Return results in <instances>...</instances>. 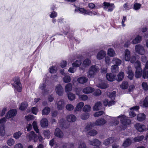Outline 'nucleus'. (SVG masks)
I'll return each instance as SVG.
<instances>
[{"label":"nucleus","mask_w":148,"mask_h":148,"mask_svg":"<svg viewBox=\"0 0 148 148\" xmlns=\"http://www.w3.org/2000/svg\"><path fill=\"white\" fill-rule=\"evenodd\" d=\"M129 86L127 82L124 81L123 82L122 84L120 85V87L122 89H125L127 88Z\"/></svg>","instance_id":"37"},{"label":"nucleus","mask_w":148,"mask_h":148,"mask_svg":"<svg viewBox=\"0 0 148 148\" xmlns=\"http://www.w3.org/2000/svg\"><path fill=\"white\" fill-rule=\"evenodd\" d=\"M114 141V137H110L104 140L103 144L106 146H108L112 143Z\"/></svg>","instance_id":"24"},{"label":"nucleus","mask_w":148,"mask_h":148,"mask_svg":"<svg viewBox=\"0 0 148 148\" xmlns=\"http://www.w3.org/2000/svg\"><path fill=\"white\" fill-rule=\"evenodd\" d=\"M119 70V68L118 66L116 65H112L111 66V70L112 72L113 73H116L118 72Z\"/></svg>","instance_id":"30"},{"label":"nucleus","mask_w":148,"mask_h":148,"mask_svg":"<svg viewBox=\"0 0 148 148\" xmlns=\"http://www.w3.org/2000/svg\"><path fill=\"white\" fill-rule=\"evenodd\" d=\"M135 128L139 132H141L146 130V127L144 125L139 123H137L134 125Z\"/></svg>","instance_id":"10"},{"label":"nucleus","mask_w":148,"mask_h":148,"mask_svg":"<svg viewBox=\"0 0 148 148\" xmlns=\"http://www.w3.org/2000/svg\"><path fill=\"white\" fill-rule=\"evenodd\" d=\"M143 77L144 79H148V70H147L145 69L144 70Z\"/></svg>","instance_id":"62"},{"label":"nucleus","mask_w":148,"mask_h":148,"mask_svg":"<svg viewBox=\"0 0 148 148\" xmlns=\"http://www.w3.org/2000/svg\"><path fill=\"white\" fill-rule=\"evenodd\" d=\"M141 6V4L138 3H136L134 5V9L136 10H139Z\"/></svg>","instance_id":"56"},{"label":"nucleus","mask_w":148,"mask_h":148,"mask_svg":"<svg viewBox=\"0 0 148 148\" xmlns=\"http://www.w3.org/2000/svg\"><path fill=\"white\" fill-rule=\"evenodd\" d=\"M91 62V61L89 59H86L84 61L82 65L84 67H87L90 65Z\"/></svg>","instance_id":"39"},{"label":"nucleus","mask_w":148,"mask_h":148,"mask_svg":"<svg viewBox=\"0 0 148 148\" xmlns=\"http://www.w3.org/2000/svg\"><path fill=\"white\" fill-rule=\"evenodd\" d=\"M50 111V108L48 107H46L42 110V115H47Z\"/></svg>","instance_id":"36"},{"label":"nucleus","mask_w":148,"mask_h":148,"mask_svg":"<svg viewBox=\"0 0 148 148\" xmlns=\"http://www.w3.org/2000/svg\"><path fill=\"white\" fill-rule=\"evenodd\" d=\"M123 116H124V118H121L120 119L122 124L124 126H127L130 124L131 123L130 120L127 119V117L124 115Z\"/></svg>","instance_id":"12"},{"label":"nucleus","mask_w":148,"mask_h":148,"mask_svg":"<svg viewBox=\"0 0 148 148\" xmlns=\"http://www.w3.org/2000/svg\"><path fill=\"white\" fill-rule=\"evenodd\" d=\"M97 86L98 87L103 89H105L108 87V86L106 83H102L101 84H97Z\"/></svg>","instance_id":"41"},{"label":"nucleus","mask_w":148,"mask_h":148,"mask_svg":"<svg viewBox=\"0 0 148 148\" xmlns=\"http://www.w3.org/2000/svg\"><path fill=\"white\" fill-rule=\"evenodd\" d=\"M91 110V108L90 105H85L83 108V110L85 112H90Z\"/></svg>","instance_id":"51"},{"label":"nucleus","mask_w":148,"mask_h":148,"mask_svg":"<svg viewBox=\"0 0 148 148\" xmlns=\"http://www.w3.org/2000/svg\"><path fill=\"white\" fill-rule=\"evenodd\" d=\"M57 108L59 110H62L64 106V102L63 99H61L56 103Z\"/></svg>","instance_id":"16"},{"label":"nucleus","mask_w":148,"mask_h":148,"mask_svg":"<svg viewBox=\"0 0 148 148\" xmlns=\"http://www.w3.org/2000/svg\"><path fill=\"white\" fill-rule=\"evenodd\" d=\"M107 54L108 55L111 57H113L116 54L114 49L110 48L108 49V51Z\"/></svg>","instance_id":"32"},{"label":"nucleus","mask_w":148,"mask_h":148,"mask_svg":"<svg viewBox=\"0 0 148 148\" xmlns=\"http://www.w3.org/2000/svg\"><path fill=\"white\" fill-rule=\"evenodd\" d=\"M103 5V9L108 12H112L115 8L114 4L112 3L104 2Z\"/></svg>","instance_id":"4"},{"label":"nucleus","mask_w":148,"mask_h":148,"mask_svg":"<svg viewBox=\"0 0 148 148\" xmlns=\"http://www.w3.org/2000/svg\"><path fill=\"white\" fill-rule=\"evenodd\" d=\"M99 70V68L96 65H92L90 68L88 72V77L90 78H93Z\"/></svg>","instance_id":"2"},{"label":"nucleus","mask_w":148,"mask_h":148,"mask_svg":"<svg viewBox=\"0 0 148 148\" xmlns=\"http://www.w3.org/2000/svg\"><path fill=\"white\" fill-rule=\"evenodd\" d=\"M108 117V119L110 120V123L112 125H117L119 123V119L124 118V116L123 115L118 116L117 117H114L107 116Z\"/></svg>","instance_id":"5"},{"label":"nucleus","mask_w":148,"mask_h":148,"mask_svg":"<svg viewBox=\"0 0 148 148\" xmlns=\"http://www.w3.org/2000/svg\"><path fill=\"white\" fill-rule=\"evenodd\" d=\"M55 90L56 93L59 95L61 96L63 94V89L62 86L60 84L56 86Z\"/></svg>","instance_id":"13"},{"label":"nucleus","mask_w":148,"mask_h":148,"mask_svg":"<svg viewBox=\"0 0 148 148\" xmlns=\"http://www.w3.org/2000/svg\"><path fill=\"white\" fill-rule=\"evenodd\" d=\"M63 79L64 82L68 83L71 81V78L69 75H66L64 76L63 78Z\"/></svg>","instance_id":"42"},{"label":"nucleus","mask_w":148,"mask_h":148,"mask_svg":"<svg viewBox=\"0 0 148 148\" xmlns=\"http://www.w3.org/2000/svg\"><path fill=\"white\" fill-rule=\"evenodd\" d=\"M89 116L88 113H84L82 114L81 117V119L83 120H86L88 119L89 117Z\"/></svg>","instance_id":"58"},{"label":"nucleus","mask_w":148,"mask_h":148,"mask_svg":"<svg viewBox=\"0 0 148 148\" xmlns=\"http://www.w3.org/2000/svg\"><path fill=\"white\" fill-rule=\"evenodd\" d=\"M142 69L138 68L136 70L135 73V76L136 78H139L141 77L142 74Z\"/></svg>","instance_id":"27"},{"label":"nucleus","mask_w":148,"mask_h":148,"mask_svg":"<svg viewBox=\"0 0 148 148\" xmlns=\"http://www.w3.org/2000/svg\"><path fill=\"white\" fill-rule=\"evenodd\" d=\"M49 71L51 73H54L57 72V68L55 66H52L49 68Z\"/></svg>","instance_id":"52"},{"label":"nucleus","mask_w":148,"mask_h":148,"mask_svg":"<svg viewBox=\"0 0 148 148\" xmlns=\"http://www.w3.org/2000/svg\"><path fill=\"white\" fill-rule=\"evenodd\" d=\"M106 55V52L102 50H101L97 54V58L98 60L103 59Z\"/></svg>","instance_id":"18"},{"label":"nucleus","mask_w":148,"mask_h":148,"mask_svg":"<svg viewBox=\"0 0 148 148\" xmlns=\"http://www.w3.org/2000/svg\"><path fill=\"white\" fill-rule=\"evenodd\" d=\"M106 123V121L103 118H99L97 119L95 123L90 122L87 123L86 126L84 131L87 132L91 128L95 125H102Z\"/></svg>","instance_id":"1"},{"label":"nucleus","mask_w":148,"mask_h":148,"mask_svg":"<svg viewBox=\"0 0 148 148\" xmlns=\"http://www.w3.org/2000/svg\"><path fill=\"white\" fill-rule=\"evenodd\" d=\"M79 148H86V146L85 143L84 142L80 143L78 146Z\"/></svg>","instance_id":"64"},{"label":"nucleus","mask_w":148,"mask_h":148,"mask_svg":"<svg viewBox=\"0 0 148 148\" xmlns=\"http://www.w3.org/2000/svg\"><path fill=\"white\" fill-rule=\"evenodd\" d=\"M107 95L109 96L110 98H111L112 99H114L116 95V92L114 91L111 93H110L109 95L107 94Z\"/></svg>","instance_id":"63"},{"label":"nucleus","mask_w":148,"mask_h":148,"mask_svg":"<svg viewBox=\"0 0 148 148\" xmlns=\"http://www.w3.org/2000/svg\"><path fill=\"white\" fill-rule=\"evenodd\" d=\"M97 131L95 130H91L88 133V134L90 136H94L95 135L97 134Z\"/></svg>","instance_id":"55"},{"label":"nucleus","mask_w":148,"mask_h":148,"mask_svg":"<svg viewBox=\"0 0 148 148\" xmlns=\"http://www.w3.org/2000/svg\"><path fill=\"white\" fill-rule=\"evenodd\" d=\"M86 11L87 10L84 8H79L75 9V12L79 13L84 15H86Z\"/></svg>","instance_id":"31"},{"label":"nucleus","mask_w":148,"mask_h":148,"mask_svg":"<svg viewBox=\"0 0 148 148\" xmlns=\"http://www.w3.org/2000/svg\"><path fill=\"white\" fill-rule=\"evenodd\" d=\"M139 104L142 107L145 108L148 107V97H146L143 101H140Z\"/></svg>","instance_id":"17"},{"label":"nucleus","mask_w":148,"mask_h":148,"mask_svg":"<svg viewBox=\"0 0 148 148\" xmlns=\"http://www.w3.org/2000/svg\"><path fill=\"white\" fill-rule=\"evenodd\" d=\"M145 115L143 113L139 114L137 116V119L139 121H143L145 119Z\"/></svg>","instance_id":"38"},{"label":"nucleus","mask_w":148,"mask_h":148,"mask_svg":"<svg viewBox=\"0 0 148 148\" xmlns=\"http://www.w3.org/2000/svg\"><path fill=\"white\" fill-rule=\"evenodd\" d=\"M65 90L66 92L71 91L72 89V85L71 83H68L65 86Z\"/></svg>","instance_id":"33"},{"label":"nucleus","mask_w":148,"mask_h":148,"mask_svg":"<svg viewBox=\"0 0 148 148\" xmlns=\"http://www.w3.org/2000/svg\"><path fill=\"white\" fill-rule=\"evenodd\" d=\"M6 117H4L0 120V124H4L7 121ZM5 127L3 125H0V136H3L5 133Z\"/></svg>","instance_id":"6"},{"label":"nucleus","mask_w":148,"mask_h":148,"mask_svg":"<svg viewBox=\"0 0 148 148\" xmlns=\"http://www.w3.org/2000/svg\"><path fill=\"white\" fill-rule=\"evenodd\" d=\"M67 121L69 122H73L76 120V117L73 114L68 115L66 117Z\"/></svg>","instance_id":"19"},{"label":"nucleus","mask_w":148,"mask_h":148,"mask_svg":"<svg viewBox=\"0 0 148 148\" xmlns=\"http://www.w3.org/2000/svg\"><path fill=\"white\" fill-rule=\"evenodd\" d=\"M131 143V140L129 138H127L124 141L123 145V146L125 147H127L130 145Z\"/></svg>","instance_id":"40"},{"label":"nucleus","mask_w":148,"mask_h":148,"mask_svg":"<svg viewBox=\"0 0 148 148\" xmlns=\"http://www.w3.org/2000/svg\"><path fill=\"white\" fill-rule=\"evenodd\" d=\"M27 137L30 140H33L34 142H36L38 139V136L33 131H31L29 133Z\"/></svg>","instance_id":"11"},{"label":"nucleus","mask_w":148,"mask_h":148,"mask_svg":"<svg viewBox=\"0 0 148 148\" xmlns=\"http://www.w3.org/2000/svg\"><path fill=\"white\" fill-rule=\"evenodd\" d=\"M84 105V103L83 102H79L77 105L76 107L75 108V111H80Z\"/></svg>","instance_id":"28"},{"label":"nucleus","mask_w":148,"mask_h":148,"mask_svg":"<svg viewBox=\"0 0 148 148\" xmlns=\"http://www.w3.org/2000/svg\"><path fill=\"white\" fill-rule=\"evenodd\" d=\"M124 76V73L123 72H120L117 75L118 80L119 81H121L123 79Z\"/></svg>","instance_id":"44"},{"label":"nucleus","mask_w":148,"mask_h":148,"mask_svg":"<svg viewBox=\"0 0 148 148\" xmlns=\"http://www.w3.org/2000/svg\"><path fill=\"white\" fill-rule=\"evenodd\" d=\"M32 125L35 131H36V132L37 133H39V130L38 129V127L37 126L36 122L35 121H34L32 123Z\"/></svg>","instance_id":"57"},{"label":"nucleus","mask_w":148,"mask_h":148,"mask_svg":"<svg viewBox=\"0 0 148 148\" xmlns=\"http://www.w3.org/2000/svg\"><path fill=\"white\" fill-rule=\"evenodd\" d=\"M55 135L56 136L59 138H62L64 135L63 132L58 128H57L56 129Z\"/></svg>","instance_id":"26"},{"label":"nucleus","mask_w":148,"mask_h":148,"mask_svg":"<svg viewBox=\"0 0 148 148\" xmlns=\"http://www.w3.org/2000/svg\"><path fill=\"white\" fill-rule=\"evenodd\" d=\"M13 80L15 84L13 86L15 89L18 92H21L22 90V86L19 80L18 79L14 78Z\"/></svg>","instance_id":"8"},{"label":"nucleus","mask_w":148,"mask_h":148,"mask_svg":"<svg viewBox=\"0 0 148 148\" xmlns=\"http://www.w3.org/2000/svg\"><path fill=\"white\" fill-rule=\"evenodd\" d=\"M141 40V37L139 36H137L135 39L132 40V43L136 44L140 42Z\"/></svg>","instance_id":"43"},{"label":"nucleus","mask_w":148,"mask_h":148,"mask_svg":"<svg viewBox=\"0 0 148 148\" xmlns=\"http://www.w3.org/2000/svg\"><path fill=\"white\" fill-rule=\"evenodd\" d=\"M143 89L145 91L148 90V85L147 83L143 82L142 84Z\"/></svg>","instance_id":"60"},{"label":"nucleus","mask_w":148,"mask_h":148,"mask_svg":"<svg viewBox=\"0 0 148 148\" xmlns=\"http://www.w3.org/2000/svg\"><path fill=\"white\" fill-rule=\"evenodd\" d=\"M82 62L80 60H77L72 63V65L74 67H79L81 64Z\"/></svg>","instance_id":"45"},{"label":"nucleus","mask_w":148,"mask_h":148,"mask_svg":"<svg viewBox=\"0 0 148 148\" xmlns=\"http://www.w3.org/2000/svg\"><path fill=\"white\" fill-rule=\"evenodd\" d=\"M66 108L68 110L71 111L74 109V107L71 104H68L66 106Z\"/></svg>","instance_id":"59"},{"label":"nucleus","mask_w":148,"mask_h":148,"mask_svg":"<svg viewBox=\"0 0 148 148\" xmlns=\"http://www.w3.org/2000/svg\"><path fill=\"white\" fill-rule=\"evenodd\" d=\"M112 63L113 64H115V65L118 66L120 65L121 63V61L117 58H114L112 61Z\"/></svg>","instance_id":"35"},{"label":"nucleus","mask_w":148,"mask_h":148,"mask_svg":"<svg viewBox=\"0 0 148 148\" xmlns=\"http://www.w3.org/2000/svg\"><path fill=\"white\" fill-rule=\"evenodd\" d=\"M130 59V52L127 49L125 50V59L126 61H129Z\"/></svg>","instance_id":"29"},{"label":"nucleus","mask_w":148,"mask_h":148,"mask_svg":"<svg viewBox=\"0 0 148 148\" xmlns=\"http://www.w3.org/2000/svg\"><path fill=\"white\" fill-rule=\"evenodd\" d=\"M102 105L100 101H98L95 103L93 108V110L94 111H97L99 110L101 108Z\"/></svg>","instance_id":"22"},{"label":"nucleus","mask_w":148,"mask_h":148,"mask_svg":"<svg viewBox=\"0 0 148 148\" xmlns=\"http://www.w3.org/2000/svg\"><path fill=\"white\" fill-rule=\"evenodd\" d=\"M126 73L128 75L127 77L130 79L132 80L133 79L134 77V72L132 70L131 67L130 66H128L127 68L126 71Z\"/></svg>","instance_id":"15"},{"label":"nucleus","mask_w":148,"mask_h":148,"mask_svg":"<svg viewBox=\"0 0 148 148\" xmlns=\"http://www.w3.org/2000/svg\"><path fill=\"white\" fill-rule=\"evenodd\" d=\"M17 111L16 109H12L8 112L6 116L7 119H9L14 116L17 114Z\"/></svg>","instance_id":"14"},{"label":"nucleus","mask_w":148,"mask_h":148,"mask_svg":"<svg viewBox=\"0 0 148 148\" xmlns=\"http://www.w3.org/2000/svg\"><path fill=\"white\" fill-rule=\"evenodd\" d=\"M144 138V136H138L135 137L134 139V140L135 142H139L142 140Z\"/></svg>","instance_id":"50"},{"label":"nucleus","mask_w":148,"mask_h":148,"mask_svg":"<svg viewBox=\"0 0 148 148\" xmlns=\"http://www.w3.org/2000/svg\"><path fill=\"white\" fill-rule=\"evenodd\" d=\"M22 134V133L21 132L18 131V132L14 133L13 136L14 138L16 139L19 138Z\"/></svg>","instance_id":"48"},{"label":"nucleus","mask_w":148,"mask_h":148,"mask_svg":"<svg viewBox=\"0 0 148 148\" xmlns=\"http://www.w3.org/2000/svg\"><path fill=\"white\" fill-rule=\"evenodd\" d=\"M74 90L75 92L76 95L79 96L81 93L82 88L80 87L76 88Z\"/></svg>","instance_id":"54"},{"label":"nucleus","mask_w":148,"mask_h":148,"mask_svg":"<svg viewBox=\"0 0 148 148\" xmlns=\"http://www.w3.org/2000/svg\"><path fill=\"white\" fill-rule=\"evenodd\" d=\"M40 125L43 128H45L47 127L48 125L47 119L45 118H42L40 121Z\"/></svg>","instance_id":"25"},{"label":"nucleus","mask_w":148,"mask_h":148,"mask_svg":"<svg viewBox=\"0 0 148 148\" xmlns=\"http://www.w3.org/2000/svg\"><path fill=\"white\" fill-rule=\"evenodd\" d=\"M135 50L137 53L141 55H143L145 53V50L144 47L140 45H136Z\"/></svg>","instance_id":"7"},{"label":"nucleus","mask_w":148,"mask_h":148,"mask_svg":"<svg viewBox=\"0 0 148 148\" xmlns=\"http://www.w3.org/2000/svg\"><path fill=\"white\" fill-rule=\"evenodd\" d=\"M116 75L112 73H107L106 75L107 79L109 81L112 82L115 79Z\"/></svg>","instance_id":"23"},{"label":"nucleus","mask_w":148,"mask_h":148,"mask_svg":"<svg viewBox=\"0 0 148 148\" xmlns=\"http://www.w3.org/2000/svg\"><path fill=\"white\" fill-rule=\"evenodd\" d=\"M88 143L90 145L95 146L94 148H99V146L101 144V142L96 139H94L92 140H89Z\"/></svg>","instance_id":"9"},{"label":"nucleus","mask_w":148,"mask_h":148,"mask_svg":"<svg viewBox=\"0 0 148 148\" xmlns=\"http://www.w3.org/2000/svg\"><path fill=\"white\" fill-rule=\"evenodd\" d=\"M67 96L69 99L71 101L73 100L75 98V95L70 92H68L67 94Z\"/></svg>","instance_id":"34"},{"label":"nucleus","mask_w":148,"mask_h":148,"mask_svg":"<svg viewBox=\"0 0 148 148\" xmlns=\"http://www.w3.org/2000/svg\"><path fill=\"white\" fill-rule=\"evenodd\" d=\"M94 91V89L90 87H87L84 88L82 90L83 93L88 94Z\"/></svg>","instance_id":"20"},{"label":"nucleus","mask_w":148,"mask_h":148,"mask_svg":"<svg viewBox=\"0 0 148 148\" xmlns=\"http://www.w3.org/2000/svg\"><path fill=\"white\" fill-rule=\"evenodd\" d=\"M59 123L60 127L65 128H67L69 126H66L65 124V120L64 119H62L59 121Z\"/></svg>","instance_id":"46"},{"label":"nucleus","mask_w":148,"mask_h":148,"mask_svg":"<svg viewBox=\"0 0 148 148\" xmlns=\"http://www.w3.org/2000/svg\"><path fill=\"white\" fill-rule=\"evenodd\" d=\"M78 97L79 99L83 101H86L88 99V96L85 95H80Z\"/></svg>","instance_id":"53"},{"label":"nucleus","mask_w":148,"mask_h":148,"mask_svg":"<svg viewBox=\"0 0 148 148\" xmlns=\"http://www.w3.org/2000/svg\"><path fill=\"white\" fill-rule=\"evenodd\" d=\"M39 88L44 95L50 93L51 91V89L45 82L40 84L39 86Z\"/></svg>","instance_id":"3"},{"label":"nucleus","mask_w":148,"mask_h":148,"mask_svg":"<svg viewBox=\"0 0 148 148\" xmlns=\"http://www.w3.org/2000/svg\"><path fill=\"white\" fill-rule=\"evenodd\" d=\"M104 113L103 111H101L97 112H95L94 114V116L95 117H99L103 114Z\"/></svg>","instance_id":"61"},{"label":"nucleus","mask_w":148,"mask_h":148,"mask_svg":"<svg viewBox=\"0 0 148 148\" xmlns=\"http://www.w3.org/2000/svg\"><path fill=\"white\" fill-rule=\"evenodd\" d=\"M15 143L14 140L12 138H10L7 141V144L9 146L13 145Z\"/></svg>","instance_id":"49"},{"label":"nucleus","mask_w":148,"mask_h":148,"mask_svg":"<svg viewBox=\"0 0 148 148\" xmlns=\"http://www.w3.org/2000/svg\"><path fill=\"white\" fill-rule=\"evenodd\" d=\"M28 106L27 102H24L22 103L19 107V109L21 110H24Z\"/></svg>","instance_id":"47"},{"label":"nucleus","mask_w":148,"mask_h":148,"mask_svg":"<svg viewBox=\"0 0 148 148\" xmlns=\"http://www.w3.org/2000/svg\"><path fill=\"white\" fill-rule=\"evenodd\" d=\"M88 80V79L86 77L82 76L77 79V81L79 84H84L87 82Z\"/></svg>","instance_id":"21"}]
</instances>
